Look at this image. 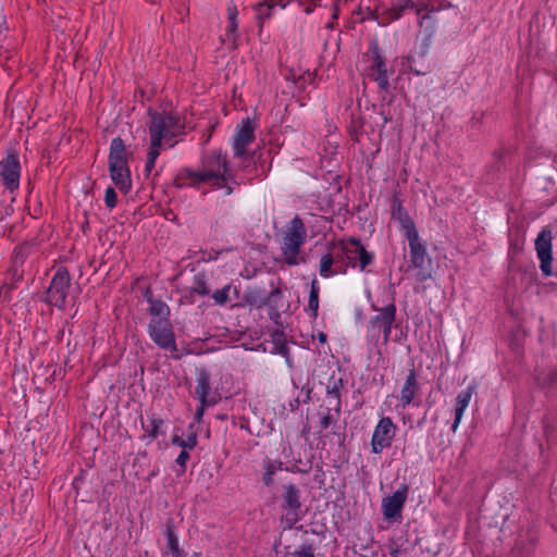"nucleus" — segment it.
<instances>
[{
  "label": "nucleus",
  "mask_w": 557,
  "mask_h": 557,
  "mask_svg": "<svg viewBox=\"0 0 557 557\" xmlns=\"http://www.w3.org/2000/svg\"><path fill=\"white\" fill-rule=\"evenodd\" d=\"M185 134V120L177 112H151L148 126L149 148L145 171L150 174L163 149L174 147Z\"/></svg>",
  "instance_id": "1"
},
{
  "label": "nucleus",
  "mask_w": 557,
  "mask_h": 557,
  "mask_svg": "<svg viewBox=\"0 0 557 557\" xmlns=\"http://www.w3.org/2000/svg\"><path fill=\"white\" fill-rule=\"evenodd\" d=\"M232 182L233 177L226 158L216 150L203 158L201 170L183 169L175 177V184L178 187H200L206 184L213 188L225 189L226 195L232 193L230 186Z\"/></svg>",
  "instance_id": "2"
},
{
  "label": "nucleus",
  "mask_w": 557,
  "mask_h": 557,
  "mask_svg": "<svg viewBox=\"0 0 557 557\" xmlns=\"http://www.w3.org/2000/svg\"><path fill=\"white\" fill-rule=\"evenodd\" d=\"M109 170L111 180L123 193L132 187L131 171L128 166V153L120 137L113 138L110 145Z\"/></svg>",
  "instance_id": "3"
},
{
  "label": "nucleus",
  "mask_w": 557,
  "mask_h": 557,
  "mask_svg": "<svg viewBox=\"0 0 557 557\" xmlns=\"http://www.w3.org/2000/svg\"><path fill=\"white\" fill-rule=\"evenodd\" d=\"M307 238V232L302 220L295 216L284 233L282 242V253L285 262L289 265H297L300 262L299 252Z\"/></svg>",
  "instance_id": "4"
},
{
  "label": "nucleus",
  "mask_w": 557,
  "mask_h": 557,
  "mask_svg": "<svg viewBox=\"0 0 557 557\" xmlns=\"http://www.w3.org/2000/svg\"><path fill=\"white\" fill-rule=\"evenodd\" d=\"M333 249L337 250L341 260L345 259L347 265L358 268L360 271L372 262L373 256L364 249L361 243L355 238L341 239L333 243Z\"/></svg>",
  "instance_id": "5"
},
{
  "label": "nucleus",
  "mask_w": 557,
  "mask_h": 557,
  "mask_svg": "<svg viewBox=\"0 0 557 557\" xmlns=\"http://www.w3.org/2000/svg\"><path fill=\"white\" fill-rule=\"evenodd\" d=\"M256 124L249 117L240 121L233 135L232 147L234 157L246 158L247 147L255 140Z\"/></svg>",
  "instance_id": "6"
},
{
  "label": "nucleus",
  "mask_w": 557,
  "mask_h": 557,
  "mask_svg": "<svg viewBox=\"0 0 557 557\" xmlns=\"http://www.w3.org/2000/svg\"><path fill=\"white\" fill-rule=\"evenodd\" d=\"M149 335L159 347L176 350L175 336L169 319H151Z\"/></svg>",
  "instance_id": "7"
},
{
  "label": "nucleus",
  "mask_w": 557,
  "mask_h": 557,
  "mask_svg": "<svg viewBox=\"0 0 557 557\" xmlns=\"http://www.w3.org/2000/svg\"><path fill=\"white\" fill-rule=\"evenodd\" d=\"M396 434V425L388 417H383L375 425L371 438V448L374 454H381L392 445Z\"/></svg>",
  "instance_id": "8"
},
{
  "label": "nucleus",
  "mask_w": 557,
  "mask_h": 557,
  "mask_svg": "<svg viewBox=\"0 0 557 557\" xmlns=\"http://www.w3.org/2000/svg\"><path fill=\"white\" fill-rule=\"evenodd\" d=\"M294 0H263L256 8L258 18H269L277 10H284ZM321 0H297L298 5L304 9L306 14H310L319 5Z\"/></svg>",
  "instance_id": "9"
},
{
  "label": "nucleus",
  "mask_w": 557,
  "mask_h": 557,
  "mask_svg": "<svg viewBox=\"0 0 557 557\" xmlns=\"http://www.w3.org/2000/svg\"><path fill=\"white\" fill-rule=\"evenodd\" d=\"M408 486L401 484L392 495L382 499V513L385 520L399 521L408 496Z\"/></svg>",
  "instance_id": "10"
},
{
  "label": "nucleus",
  "mask_w": 557,
  "mask_h": 557,
  "mask_svg": "<svg viewBox=\"0 0 557 557\" xmlns=\"http://www.w3.org/2000/svg\"><path fill=\"white\" fill-rule=\"evenodd\" d=\"M70 287V276L66 271L58 270L48 289V301L58 307H64Z\"/></svg>",
  "instance_id": "11"
},
{
  "label": "nucleus",
  "mask_w": 557,
  "mask_h": 557,
  "mask_svg": "<svg viewBox=\"0 0 557 557\" xmlns=\"http://www.w3.org/2000/svg\"><path fill=\"white\" fill-rule=\"evenodd\" d=\"M373 310L379 313L373 317L370 321L372 330H377L383 333V343L387 344L391 337L393 324L396 318V307L394 304H389L384 308L377 309L374 306Z\"/></svg>",
  "instance_id": "12"
},
{
  "label": "nucleus",
  "mask_w": 557,
  "mask_h": 557,
  "mask_svg": "<svg viewBox=\"0 0 557 557\" xmlns=\"http://www.w3.org/2000/svg\"><path fill=\"white\" fill-rule=\"evenodd\" d=\"M535 250L540 259V268L544 275L550 276L553 274V253H552V233L548 230H543L535 239Z\"/></svg>",
  "instance_id": "13"
},
{
  "label": "nucleus",
  "mask_w": 557,
  "mask_h": 557,
  "mask_svg": "<svg viewBox=\"0 0 557 557\" xmlns=\"http://www.w3.org/2000/svg\"><path fill=\"white\" fill-rule=\"evenodd\" d=\"M21 165L16 156L9 154L0 162V178L3 185L11 191L20 186Z\"/></svg>",
  "instance_id": "14"
},
{
  "label": "nucleus",
  "mask_w": 557,
  "mask_h": 557,
  "mask_svg": "<svg viewBox=\"0 0 557 557\" xmlns=\"http://www.w3.org/2000/svg\"><path fill=\"white\" fill-rule=\"evenodd\" d=\"M196 396L199 403L218 404L221 400V394L210 387V374L206 369L196 370Z\"/></svg>",
  "instance_id": "15"
},
{
  "label": "nucleus",
  "mask_w": 557,
  "mask_h": 557,
  "mask_svg": "<svg viewBox=\"0 0 557 557\" xmlns=\"http://www.w3.org/2000/svg\"><path fill=\"white\" fill-rule=\"evenodd\" d=\"M226 25H225V33L221 37V40L224 45L227 47L235 49L237 47V40H238V9L237 7L231 2L227 4L226 8Z\"/></svg>",
  "instance_id": "16"
},
{
  "label": "nucleus",
  "mask_w": 557,
  "mask_h": 557,
  "mask_svg": "<svg viewBox=\"0 0 557 557\" xmlns=\"http://www.w3.org/2000/svg\"><path fill=\"white\" fill-rule=\"evenodd\" d=\"M370 53L372 57L370 75L377 83L379 87L382 90H386L388 88V75L384 59L381 55V52L376 46H373L370 49Z\"/></svg>",
  "instance_id": "17"
},
{
  "label": "nucleus",
  "mask_w": 557,
  "mask_h": 557,
  "mask_svg": "<svg viewBox=\"0 0 557 557\" xmlns=\"http://www.w3.org/2000/svg\"><path fill=\"white\" fill-rule=\"evenodd\" d=\"M341 262V257L337 250L333 249V246L331 247V250L323 255L320 259L319 264V273L322 277L329 278L332 276H335L337 274H345L346 273V267L343 269L334 268V265L338 264Z\"/></svg>",
  "instance_id": "18"
},
{
  "label": "nucleus",
  "mask_w": 557,
  "mask_h": 557,
  "mask_svg": "<svg viewBox=\"0 0 557 557\" xmlns=\"http://www.w3.org/2000/svg\"><path fill=\"white\" fill-rule=\"evenodd\" d=\"M409 244L410 261L414 268H423L428 261L426 250L420 242L419 233L412 232L405 236Z\"/></svg>",
  "instance_id": "19"
},
{
  "label": "nucleus",
  "mask_w": 557,
  "mask_h": 557,
  "mask_svg": "<svg viewBox=\"0 0 557 557\" xmlns=\"http://www.w3.org/2000/svg\"><path fill=\"white\" fill-rule=\"evenodd\" d=\"M474 385L468 386L465 391H461L456 397V409H455V420L451 425V431L456 432L460 425L462 417L465 414L466 409L468 408L472 395L474 393Z\"/></svg>",
  "instance_id": "20"
},
{
  "label": "nucleus",
  "mask_w": 557,
  "mask_h": 557,
  "mask_svg": "<svg viewBox=\"0 0 557 557\" xmlns=\"http://www.w3.org/2000/svg\"><path fill=\"white\" fill-rule=\"evenodd\" d=\"M283 508L287 511V516L290 517L292 522L298 520L297 511L300 508L299 491L294 485L285 486L284 505Z\"/></svg>",
  "instance_id": "21"
},
{
  "label": "nucleus",
  "mask_w": 557,
  "mask_h": 557,
  "mask_svg": "<svg viewBox=\"0 0 557 557\" xmlns=\"http://www.w3.org/2000/svg\"><path fill=\"white\" fill-rule=\"evenodd\" d=\"M418 391V381L414 371H410L406 377L405 384L400 391L399 405L406 408L416 397Z\"/></svg>",
  "instance_id": "22"
},
{
  "label": "nucleus",
  "mask_w": 557,
  "mask_h": 557,
  "mask_svg": "<svg viewBox=\"0 0 557 557\" xmlns=\"http://www.w3.org/2000/svg\"><path fill=\"white\" fill-rule=\"evenodd\" d=\"M392 215L398 221L400 230L404 235L407 236L412 232H418L413 221L409 218L407 211L404 209L400 202H396L392 209Z\"/></svg>",
  "instance_id": "23"
},
{
  "label": "nucleus",
  "mask_w": 557,
  "mask_h": 557,
  "mask_svg": "<svg viewBox=\"0 0 557 557\" xmlns=\"http://www.w3.org/2000/svg\"><path fill=\"white\" fill-rule=\"evenodd\" d=\"M163 426V420L156 414H151L148 417L147 422H143V429L145 430V434L141 436L143 440H154L161 433Z\"/></svg>",
  "instance_id": "24"
},
{
  "label": "nucleus",
  "mask_w": 557,
  "mask_h": 557,
  "mask_svg": "<svg viewBox=\"0 0 557 557\" xmlns=\"http://www.w3.org/2000/svg\"><path fill=\"white\" fill-rule=\"evenodd\" d=\"M283 462L281 460L267 459L263 462V482L267 486L273 484L274 474L282 469Z\"/></svg>",
  "instance_id": "25"
},
{
  "label": "nucleus",
  "mask_w": 557,
  "mask_h": 557,
  "mask_svg": "<svg viewBox=\"0 0 557 557\" xmlns=\"http://www.w3.org/2000/svg\"><path fill=\"white\" fill-rule=\"evenodd\" d=\"M319 294H320V286L317 278H313L310 285V293H309V299H308V309L311 311V317L313 319L318 315L319 310Z\"/></svg>",
  "instance_id": "26"
},
{
  "label": "nucleus",
  "mask_w": 557,
  "mask_h": 557,
  "mask_svg": "<svg viewBox=\"0 0 557 557\" xmlns=\"http://www.w3.org/2000/svg\"><path fill=\"white\" fill-rule=\"evenodd\" d=\"M149 302H150L149 311L151 314V319H153V318L169 319L170 308L165 302H163L161 300H153V299H150Z\"/></svg>",
  "instance_id": "27"
},
{
  "label": "nucleus",
  "mask_w": 557,
  "mask_h": 557,
  "mask_svg": "<svg viewBox=\"0 0 557 557\" xmlns=\"http://www.w3.org/2000/svg\"><path fill=\"white\" fill-rule=\"evenodd\" d=\"M166 548L172 557H181L182 549L180 548L178 537L171 529L166 532Z\"/></svg>",
  "instance_id": "28"
},
{
  "label": "nucleus",
  "mask_w": 557,
  "mask_h": 557,
  "mask_svg": "<svg viewBox=\"0 0 557 557\" xmlns=\"http://www.w3.org/2000/svg\"><path fill=\"white\" fill-rule=\"evenodd\" d=\"M172 444L182 447V450H191L197 445V435L196 433H191L187 438H182L178 435H174L172 437Z\"/></svg>",
  "instance_id": "29"
},
{
  "label": "nucleus",
  "mask_w": 557,
  "mask_h": 557,
  "mask_svg": "<svg viewBox=\"0 0 557 557\" xmlns=\"http://www.w3.org/2000/svg\"><path fill=\"white\" fill-rule=\"evenodd\" d=\"M414 3L411 0H401L396 2L392 8L393 17L399 18L407 10H413Z\"/></svg>",
  "instance_id": "30"
},
{
  "label": "nucleus",
  "mask_w": 557,
  "mask_h": 557,
  "mask_svg": "<svg viewBox=\"0 0 557 557\" xmlns=\"http://www.w3.org/2000/svg\"><path fill=\"white\" fill-rule=\"evenodd\" d=\"M231 285H225L223 288L215 290L212 295L214 302L218 305H224L228 300Z\"/></svg>",
  "instance_id": "31"
},
{
  "label": "nucleus",
  "mask_w": 557,
  "mask_h": 557,
  "mask_svg": "<svg viewBox=\"0 0 557 557\" xmlns=\"http://www.w3.org/2000/svg\"><path fill=\"white\" fill-rule=\"evenodd\" d=\"M193 292L201 296H206L209 294L210 289L203 276L196 277V281L193 286Z\"/></svg>",
  "instance_id": "32"
},
{
  "label": "nucleus",
  "mask_w": 557,
  "mask_h": 557,
  "mask_svg": "<svg viewBox=\"0 0 557 557\" xmlns=\"http://www.w3.org/2000/svg\"><path fill=\"white\" fill-rule=\"evenodd\" d=\"M104 203L106 206L112 210L117 203V195L112 187H108L104 191Z\"/></svg>",
  "instance_id": "33"
},
{
  "label": "nucleus",
  "mask_w": 557,
  "mask_h": 557,
  "mask_svg": "<svg viewBox=\"0 0 557 557\" xmlns=\"http://www.w3.org/2000/svg\"><path fill=\"white\" fill-rule=\"evenodd\" d=\"M292 557H314L313 549L311 546H304L300 549L295 550Z\"/></svg>",
  "instance_id": "34"
},
{
  "label": "nucleus",
  "mask_w": 557,
  "mask_h": 557,
  "mask_svg": "<svg viewBox=\"0 0 557 557\" xmlns=\"http://www.w3.org/2000/svg\"><path fill=\"white\" fill-rule=\"evenodd\" d=\"M213 405L214 404H211V403H199V405L196 408V412H195L196 420L200 421L205 413L206 407L213 406Z\"/></svg>",
  "instance_id": "35"
},
{
  "label": "nucleus",
  "mask_w": 557,
  "mask_h": 557,
  "mask_svg": "<svg viewBox=\"0 0 557 557\" xmlns=\"http://www.w3.org/2000/svg\"><path fill=\"white\" fill-rule=\"evenodd\" d=\"M188 459H189V454H188V451H186V450H182V451L180 453V455L177 456V458H176V462H177V465H180L183 469H185V467H186V463H187Z\"/></svg>",
  "instance_id": "36"
},
{
  "label": "nucleus",
  "mask_w": 557,
  "mask_h": 557,
  "mask_svg": "<svg viewBox=\"0 0 557 557\" xmlns=\"http://www.w3.org/2000/svg\"><path fill=\"white\" fill-rule=\"evenodd\" d=\"M410 60L411 58L410 57H406L403 59V66L406 67V71H410V72H413L416 75H421L422 72L420 71H417V70H413L409 63H410Z\"/></svg>",
  "instance_id": "37"
},
{
  "label": "nucleus",
  "mask_w": 557,
  "mask_h": 557,
  "mask_svg": "<svg viewBox=\"0 0 557 557\" xmlns=\"http://www.w3.org/2000/svg\"><path fill=\"white\" fill-rule=\"evenodd\" d=\"M431 277V273L428 272V271H419L417 273V278L420 281V282H424L426 280H429Z\"/></svg>",
  "instance_id": "38"
},
{
  "label": "nucleus",
  "mask_w": 557,
  "mask_h": 557,
  "mask_svg": "<svg viewBox=\"0 0 557 557\" xmlns=\"http://www.w3.org/2000/svg\"><path fill=\"white\" fill-rule=\"evenodd\" d=\"M318 339L321 344H324L326 342V335L323 332H319Z\"/></svg>",
  "instance_id": "39"
},
{
  "label": "nucleus",
  "mask_w": 557,
  "mask_h": 557,
  "mask_svg": "<svg viewBox=\"0 0 557 557\" xmlns=\"http://www.w3.org/2000/svg\"><path fill=\"white\" fill-rule=\"evenodd\" d=\"M215 259H218V253H215L214 256L213 255H209L206 260L210 261V260H215Z\"/></svg>",
  "instance_id": "40"
}]
</instances>
